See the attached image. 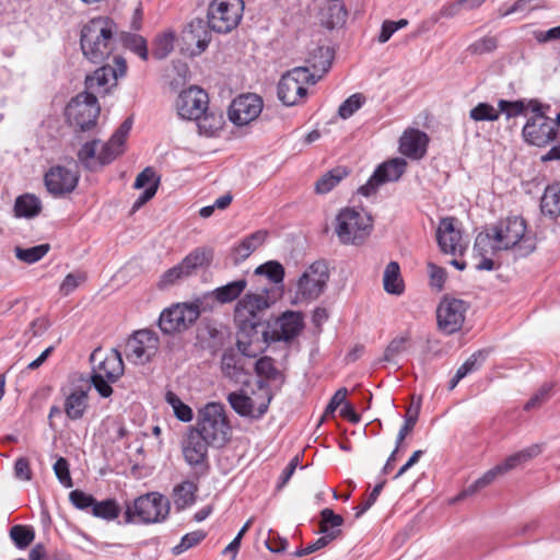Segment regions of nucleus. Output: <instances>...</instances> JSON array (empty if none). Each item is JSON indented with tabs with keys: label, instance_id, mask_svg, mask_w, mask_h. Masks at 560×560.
I'll use <instances>...</instances> for the list:
<instances>
[{
	"label": "nucleus",
	"instance_id": "5",
	"mask_svg": "<svg viewBox=\"0 0 560 560\" xmlns=\"http://www.w3.org/2000/svg\"><path fill=\"white\" fill-rule=\"evenodd\" d=\"M373 230V219L363 209L346 207L335 219V233L342 245H362Z\"/></svg>",
	"mask_w": 560,
	"mask_h": 560
},
{
	"label": "nucleus",
	"instance_id": "64",
	"mask_svg": "<svg viewBox=\"0 0 560 560\" xmlns=\"http://www.w3.org/2000/svg\"><path fill=\"white\" fill-rule=\"evenodd\" d=\"M91 382L94 386V388L97 390V393L104 397L107 398L113 394V388L110 384L113 382H109L106 376L98 375L96 373H93L91 376Z\"/></svg>",
	"mask_w": 560,
	"mask_h": 560
},
{
	"label": "nucleus",
	"instance_id": "9",
	"mask_svg": "<svg viewBox=\"0 0 560 560\" xmlns=\"http://www.w3.org/2000/svg\"><path fill=\"white\" fill-rule=\"evenodd\" d=\"M200 314L199 302L175 303L161 312L158 325L164 335L183 332L197 322Z\"/></svg>",
	"mask_w": 560,
	"mask_h": 560
},
{
	"label": "nucleus",
	"instance_id": "55",
	"mask_svg": "<svg viewBox=\"0 0 560 560\" xmlns=\"http://www.w3.org/2000/svg\"><path fill=\"white\" fill-rule=\"evenodd\" d=\"M409 341V336H400L394 338L386 347L383 355V361L395 362L396 358L406 350V345Z\"/></svg>",
	"mask_w": 560,
	"mask_h": 560
},
{
	"label": "nucleus",
	"instance_id": "11",
	"mask_svg": "<svg viewBox=\"0 0 560 560\" xmlns=\"http://www.w3.org/2000/svg\"><path fill=\"white\" fill-rule=\"evenodd\" d=\"M303 327V315L300 312L287 311L273 320L269 319L258 346L262 350L271 342H290L301 334Z\"/></svg>",
	"mask_w": 560,
	"mask_h": 560
},
{
	"label": "nucleus",
	"instance_id": "58",
	"mask_svg": "<svg viewBox=\"0 0 560 560\" xmlns=\"http://www.w3.org/2000/svg\"><path fill=\"white\" fill-rule=\"evenodd\" d=\"M69 500L78 510L88 511L93 510L95 499L93 495L85 493L82 490L75 489L69 493Z\"/></svg>",
	"mask_w": 560,
	"mask_h": 560
},
{
	"label": "nucleus",
	"instance_id": "37",
	"mask_svg": "<svg viewBox=\"0 0 560 560\" xmlns=\"http://www.w3.org/2000/svg\"><path fill=\"white\" fill-rule=\"evenodd\" d=\"M541 212L551 218L560 217V184H553L545 189L540 200Z\"/></svg>",
	"mask_w": 560,
	"mask_h": 560
},
{
	"label": "nucleus",
	"instance_id": "33",
	"mask_svg": "<svg viewBox=\"0 0 560 560\" xmlns=\"http://www.w3.org/2000/svg\"><path fill=\"white\" fill-rule=\"evenodd\" d=\"M541 452L539 445L534 444L527 448H524L517 453H514L506 457L502 463L498 464L495 467L499 469L501 475L506 474L508 471L516 468L518 465L526 463L527 460L536 457Z\"/></svg>",
	"mask_w": 560,
	"mask_h": 560
},
{
	"label": "nucleus",
	"instance_id": "20",
	"mask_svg": "<svg viewBox=\"0 0 560 560\" xmlns=\"http://www.w3.org/2000/svg\"><path fill=\"white\" fill-rule=\"evenodd\" d=\"M114 62L115 68L109 65H103L96 69L93 74L86 77L85 86L90 93L107 92L110 80L116 84L119 78L125 77L127 72L126 60L121 56H115Z\"/></svg>",
	"mask_w": 560,
	"mask_h": 560
},
{
	"label": "nucleus",
	"instance_id": "23",
	"mask_svg": "<svg viewBox=\"0 0 560 560\" xmlns=\"http://www.w3.org/2000/svg\"><path fill=\"white\" fill-rule=\"evenodd\" d=\"M209 97L206 91L198 86H190L180 92L176 100V109L184 119L195 120L208 109Z\"/></svg>",
	"mask_w": 560,
	"mask_h": 560
},
{
	"label": "nucleus",
	"instance_id": "45",
	"mask_svg": "<svg viewBox=\"0 0 560 560\" xmlns=\"http://www.w3.org/2000/svg\"><path fill=\"white\" fill-rule=\"evenodd\" d=\"M120 513V508L116 500L114 499H106L104 501H96L94 503L92 514L95 517L105 520V521H113L118 517Z\"/></svg>",
	"mask_w": 560,
	"mask_h": 560
},
{
	"label": "nucleus",
	"instance_id": "49",
	"mask_svg": "<svg viewBox=\"0 0 560 560\" xmlns=\"http://www.w3.org/2000/svg\"><path fill=\"white\" fill-rule=\"evenodd\" d=\"M10 537L19 549H24L34 540L35 533L30 526L14 525L10 528Z\"/></svg>",
	"mask_w": 560,
	"mask_h": 560
},
{
	"label": "nucleus",
	"instance_id": "46",
	"mask_svg": "<svg viewBox=\"0 0 560 560\" xmlns=\"http://www.w3.org/2000/svg\"><path fill=\"white\" fill-rule=\"evenodd\" d=\"M120 42L122 45L137 54L142 60L148 59L147 40L137 34L122 32L120 34Z\"/></svg>",
	"mask_w": 560,
	"mask_h": 560
},
{
	"label": "nucleus",
	"instance_id": "47",
	"mask_svg": "<svg viewBox=\"0 0 560 560\" xmlns=\"http://www.w3.org/2000/svg\"><path fill=\"white\" fill-rule=\"evenodd\" d=\"M188 277H190V275L186 270L183 261H180L162 273L158 287L159 289L164 290L174 285L177 281Z\"/></svg>",
	"mask_w": 560,
	"mask_h": 560
},
{
	"label": "nucleus",
	"instance_id": "8",
	"mask_svg": "<svg viewBox=\"0 0 560 560\" xmlns=\"http://www.w3.org/2000/svg\"><path fill=\"white\" fill-rule=\"evenodd\" d=\"M320 75L311 73L308 68L295 67L282 74L277 92L278 97L285 106H294L307 95V85H314Z\"/></svg>",
	"mask_w": 560,
	"mask_h": 560
},
{
	"label": "nucleus",
	"instance_id": "42",
	"mask_svg": "<svg viewBox=\"0 0 560 560\" xmlns=\"http://www.w3.org/2000/svg\"><path fill=\"white\" fill-rule=\"evenodd\" d=\"M492 228L486 229L483 232H480L475 240L474 250L479 256L494 255L498 252H501L502 248H497L495 240L491 235Z\"/></svg>",
	"mask_w": 560,
	"mask_h": 560
},
{
	"label": "nucleus",
	"instance_id": "31",
	"mask_svg": "<svg viewBox=\"0 0 560 560\" xmlns=\"http://www.w3.org/2000/svg\"><path fill=\"white\" fill-rule=\"evenodd\" d=\"M265 231H256L246 236L242 242L233 248L234 264H240L247 259L266 240Z\"/></svg>",
	"mask_w": 560,
	"mask_h": 560
},
{
	"label": "nucleus",
	"instance_id": "56",
	"mask_svg": "<svg viewBox=\"0 0 560 560\" xmlns=\"http://www.w3.org/2000/svg\"><path fill=\"white\" fill-rule=\"evenodd\" d=\"M365 98L362 94L355 93L341 103L338 108V115L342 119L351 117L364 103Z\"/></svg>",
	"mask_w": 560,
	"mask_h": 560
},
{
	"label": "nucleus",
	"instance_id": "16",
	"mask_svg": "<svg viewBox=\"0 0 560 560\" xmlns=\"http://www.w3.org/2000/svg\"><path fill=\"white\" fill-rule=\"evenodd\" d=\"M522 136L526 143L545 148L558 138V129L548 116H530L523 127Z\"/></svg>",
	"mask_w": 560,
	"mask_h": 560
},
{
	"label": "nucleus",
	"instance_id": "4",
	"mask_svg": "<svg viewBox=\"0 0 560 560\" xmlns=\"http://www.w3.org/2000/svg\"><path fill=\"white\" fill-rule=\"evenodd\" d=\"M132 124V117L126 118L110 139L102 144L101 150H98V140L85 142L78 152L79 161L92 171L96 168V165L104 166L112 163L124 152V145Z\"/></svg>",
	"mask_w": 560,
	"mask_h": 560
},
{
	"label": "nucleus",
	"instance_id": "1",
	"mask_svg": "<svg viewBox=\"0 0 560 560\" xmlns=\"http://www.w3.org/2000/svg\"><path fill=\"white\" fill-rule=\"evenodd\" d=\"M270 305L268 291L265 294L246 293L235 305L236 347L246 354H253L252 347L258 346L261 339L262 329L269 322Z\"/></svg>",
	"mask_w": 560,
	"mask_h": 560
},
{
	"label": "nucleus",
	"instance_id": "13",
	"mask_svg": "<svg viewBox=\"0 0 560 560\" xmlns=\"http://www.w3.org/2000/svg\"><path fill=\"white\" fill-rule=\"evenodd\" d=\"M329 280L328 266L324 260L313 262L298 281V295L303 300L314 301L326 289Z\"/></svg>",
	"mask_w": 560,
	"mask_h": 560
},
{
	"label": "nucleus",
	"instance_id": "3",
	"mask_svg": "<svg viewBox=\"0 0 560 560\" xmlns=\"http://www.w3.org/2000/svg\"><path fill=\"white\" fill-rule=\"evenodd\" d=\"M497 248L513 250L516 257H527L537 246L534 233L527 231L526 221L518 215L508 217L492 226Z\"/></svg>",
	"mask_w": 560,
	"mask_h": 560
},
{
	"label": "nucleus",
	"instance_id": "2",
	"mask_svg": "<svg viewBox=\"0 0 560 560\" xmlns=\"http://www.w3.org/2000/svg\"><path fill=\"white\" fill-rule=\"evenodd\" d=\"M117 24L109 18L97 16L81 30L82 52L91 62L103 63L113 54L116 44Z\"/></svg>",
	"mask_w": 560,
	"mask_h": 560
},
{
	"label": "nucleus",
	"instance_id": "39",
	"mask_svg": "<svg viewBox=\"0 0 560 560\" xmlns=\"http://www.w3.org/2000/svg\"><path fill=\"white\" fill-rule=\"evenodd\" d=\"M198 488L191 481H183L173 490V499L178 511L185 510L196 501Z\"/></svg>",
	"mask_w": 560,
	"mask_h": 560
},
{
	"label": "nucleus",
	"instance_id": "54",
	"mask_svg": "<svg viewBox=\"0 0 560 560\" xmlns=\"http://www.w3.org/2000/svg\"><path fill=\"white\" fill-rule=\"evenodd\" d=\"M498 48V39L494 36H485L475 40L467 47L470 55H485L494 51Z\"/></svg>",
	"mask_w": 560,
	"mask_h": 560
},
{
	"label": "nucleus",
	"instance_id": "61",
	"mask_svg": "<svg viewBox=\"0 0 560 560\" xmlns=\"http://www.w3.org/2000/svg\"><path fill=\"white\" fill-rule=\"evenodd\" d=\"M160 184V177L156 176L154 170L152 167H145L141 173L136 177L133 187L137 189L151 187L153 184Z\"/></svg>",
	"mask_w": 560,
	"mask_h": 560
},
{
	"label": "nucleus",
	"instance_id": "50",
	"mask_svg": "<svg viewBox=\"0 0 560 560\" xmlns=\"http://www.w3.org/2000/svg\"><path fill=\"white\" fill-rule=\"evenodd\" d=\"M175 34L173 32H166L156 37L152 55L156 59L166 58L174 49Z\"/></svg>",
	"mask_w": 560,
	"mask_h": 560
},
{
	"label": "nucleus",
	"instance_id": "62",
	"mask_svg": "<svg viewBox=\"0 0 560 560\" xmlns=\"http://www.w3.org/2000/svg\"><path fill=\"white\" fill-rule=\"evenodd\" d=\"M541 8L539 4H532L528 0H516L510 8L506 10H503L500 8L498 10L499 18H505L508 15H511L513 13L523 12L525 10H537Z\"/></svg>",
	"mask_w": 560,
	"mask_h": 560
},
{
	"label": "nucleus",
	"instance_id": "38",
	"mask_svg": "<svg viewBox=\"0 0 560 560\" xmlns=\"http://www.w3.org/2000/svg\"><path fill=\"white\" fill-rule=\"evenodd\" d=\"M42 209L39 198L32 194H25L16 198L14 203V212L18 218L36 217Z\"/></svg>",
	"mask_w": 560,
	"mask_h": 560
},
{
	"label": "nucleus",
	"instance_id": "12",
	"mask_svg": "<svg viewBox=\"0 0 560 560\" xmlns=\"http://www.w3.org/2000/svg\"><path fill=\"white\" fill-rule=\"evenodd\" d=\"M98 115L97 98L89 91L79 93L66 107L67 119L80 131L91 130L96 125Z\"/></svg>",
	"mask_w": 560,
	"mask_h": 560
},
{
	"label": "nucleus",
	"instance_id": "22",
	"mask_svg": "<svg viewBox=\"0 0 560 560\" xmlns=\"http://www.w3.org/2000/svg\"><path fill=\"white\" fill-rule=\"evenodd\" d=\"M182 40L190 56L201 55L211 42V30L208 21L200 18L191 20L182 32Z\"/></svg>",
	"mask_w": 560,
	"mask_h": 560
},
{
	"label": "nucleus",
	"instance_id": "27",
	"mask_svg": "<svg viewBox=\"0 0 560 560\" xmlns=\"http://www.w3.org/2000/svg\"><path fill=\"white\" fill-rule=\"evenodd\" d=\"M429 137L419 129L406 130L399 139V152L412 160H420L427 153Z\"/></svg>",
	"mask_w": 560,
	"mask_h": 560
},
{
	"label": "nucleus",
	"instance_id": "24",
	"mask_svg": "<svg viewBox=\"0 0 560 560\" xmlns=\"http://www.w3.org/2000/svg\"><path fill=\"white\" fill-rule=\"evenodd\" d=\"M228 401L232 409L241 417L260 419L269 408L271 396L267 395L258 405L243 390L232 392L228 395Z\"/></svg>",
	"mask_w": 560,
	"mask_h": 560
},
{
	"label": "nucleus",
	"instance_id": "25",
	"mask_svg": "<svg viewBox=\"0 0 560 560\" xmlns=\"http://www.w3.org/2000/svg\"><path fill=\"white\" fill-rule=\"evenodd\" d=\"M456 219L453 217L442 218L436 229L438 245L444 254L462 255L464 247L460 244L462 232L455 228Z\"/></svg>",
	"mask_w": 560,
	"mask_h": 560
},
{
	"label": "nucleus",
	"instance_id": "60",
	"mask_svg": "<svg viewBox=\"0 0 560 560\" xmlns=\"http://www.w3.org/2000/svg\"><path fill=\"white\" fill-rule=\"evenodd\" d=\"M499 112L505 114L506 118L516 117L525 110L523 101L500 100L498 103Z\"/></svg>",
	"mask_w": 560,
	"mask_h": 560
},
{
	"label": "nucleus",
	"instance_id": "7",
	"mask_svg": "<svg viewBox=\"0 0 560 560\" xmlns=\"http://www.w3.org/2000/svg\"><path fill=\"white\" fill-rule=\"evenodd\" d=\"M170 513V501L158 492H150L128 504L125 512L126 523H159Z\"/></svg>",
	"mask_w": 560,
	"mask_h": 560
},
{
	"label": "nucleus",
	"instance_id": "28",
	"mask_svg": "<svg viewBox=\"0 0 560 560\" xmlns=\"http://www.w3.org/2000/svg\"><path fill=\"white\" fill-rule=\"evenodd\" d=\"M88 409V392L81 387L72 389L65 399L63 410L70 420H80Z\"/></svg>",
	"mask_w": 560,
	"mask_h": 560
},
{
	"label": "nucleus",
	"instance_id": "53",
	"mask_svg": "<svg viewBox=\"0 0 560 560\" xmlns=\"http://www.w3.org/2000/svg\"><path fill=\"white\" fill-rule=\"evenodd\" d=\"M255 371L259 376L269 381H278L282 377L281 372L276 368L273 360L269 357H262L257 360Z\"/></svg>",
	"mask_w": 560,
	"mask_h": 560
},
{
	"label": "nucleus",
	"instance_id": "19",
	"mask_svg": "<svg viewBox=\"0 0 560 560\" xmlns=\"http://www.w3.org/2000/svg\"><path fill=\"white\" fill-rule=\"evenodd\" d=\"M253 354H246L245 351L230 348L224 350L221 358V371L223 375L235 383L245 382L244 378L250 374L247 366V359L255 358L261 351L259 346L252 347Z\"/></svg>",
	"mask_w": 560,
	"mask_h": 560
},
{
	"label": "nucleus",
	"instance_id": "29",
	"mask_svg": "<svg viewBox=\"0 0 560 560\" xmlns=\"http://www.w3.org/2000/svg\"><path fill=\"white\" fill-rule=\"evenodd\" d=\"M93 373L106 376L109 382H116L124 374L121 353L117 349H112L97 368L93 369Z\"/></svg>",
	"mask_w": 560,
	"mask_h": 560
},
{
	"label": "nucleus",
	"instance_id": "10",
	"mask_svg": "<svg viewBox=\"0 0 560 560\" xmlns=\"http://www.w3.org/2000/svg\"><path fill=\"white\" fill-rule=\"evenodd\" d=\"M243 0H212L208 7L207 21L211 31L228 34L241 22Z\"/></svg>",
	"mask_w": 560,
	"mask_h": 560
},
{
	"label": "nucleus",
	"instance_id": "57",
	"mask_svg": "<svg viewBox=\"0 0 560 560\" xmlns=\"http://www.w3.org/2000/svg\"><path fill=\"white\" fill-rule=\"evenodd\" d=\"M206 538V533L203 530H195L184 535L180 539V542L173 547L172 551L174 555H180L189 548L198 545L201 540Z\"/></svg>",
	"mask_w": 560,
	"mask_h": 560
},
{
	"label": "nucleus",
	"instance_id": "48",
	"mask_svg": "<svg viewBox=\"0 0 560 560\" xmlns=\"http://www.w3.org/2000/svg\"><path fill=\"white\" fill-rule=\"evenodd\" d=\"M501 476V472L499 469L494 466L493 468L486 471L480 478H478L474 483H471L469 487L464 489L456 498V500H462L465 497L471 495L476 493L477 491L488 487L491 485L494 479Z\"/></svg>",
	"mask_w": 560,
	"mask_h": 560
},
{
	"label": "nucleus",
	"instance_id": "35",
	"mask_svg": "<svg viewBox=\"0 0 560 560\" xmlns=\"http://www.w3.org/2000/svg\"><path fill=\"white\" fill-rule=\"evenodd\" d=\"M384 290L394 295H400L404 292L405 285L400 275V267L397 261L387 264L383 276Z\"/></svg>",
	"mask_w": 560,
	"mask_h": 560
},
{
	"label": "nucleus",
	"instance_id": "43",
	"mask_svg": "<svg viewBox=\"0 0 560 560\" xmlns=\"http://www.w3.org/2000/svg\"><path fill=\"white\" fill-rule=\"evenodd\" d=\"M50 249V245L39 244L30 248L16 246L14 248L15 257L26 264H35L39 261Z\"/></svg>",
	"mask_w": 560,
	"mask_h": 560
},
{
	"label": "nucleus",
	"instance_id": "34",
	"mask_svg": "<svg viewBox=\"0 0 560 560\" xmlns=\"http://www.w3.org/2000/svg\"><path fill=\"white\" fill-rule=\"evenodd\" d=\"M247 287L246 279H237L221 285L212 291L213 298L221 304H226L238 299Z\"/></svg>",
	"mask_w": 560,
	"mask_h": 560
},
{
	"label": "nucleus",
	"instance_id": "15",
	"mask_svg": "<svg viewBox=\"0 0 560 560\" xmlns=\"http://www.w3.org/2000/svg\"><path fill=\"white\" fill-rule=\"evenodd\" d=\"M468 307V303L463 300L443 298L436 310L439 328L447 335L458 331L465 322Z\"/></svg>",
	"mask_w": 560,
	"mask_h": 560
},
{
	"label": "nucleus",
	"instance_id": "41",
	"mask_svg": "<svg viewBox=\"0 0 560 560\" xmlns=\"http://www.w3.org/2000/svg\"><path fill=\"white\" fill-rule=\"evenodd\" d=\"M348 175V171L346 167H335L324 174L315 185V190L317 194H327L331 189H334L346 176Z\"/></svg>",
	"mask_w": 560,
	"mask_h": 560
},
{
	"label": "nucleus",
	"instance_id": "21",
	"mask_svg": "<svg viewBox=\"0 0 560 560\" xmlns=\"http://www.w3.org/2000/svg\"><path fill=\"white\" fill-rule=\"evenodd\" d=\"M264 107L262 98L254 93L236 97L229 109L230 120L237 126H245L255 120Z\"/></svg>",
	"mask_w": 560,
	"mask_h": 560
},
{
	"label": "nucleus",
	"instance_id": "59",
	"mask_svg": "<svg viewBox=\"0 0 560 560\" xmlns=\"http://www.w3.org/2000/svg\"><path fill=\"white\" fill-rule=\"evenodd\" d=\"M52 468L57 479L62 486L66 488H71L73 486L69 470V463L65 457H59Z\"/></svg>",
	"mask_w": 560,
	"mask_h": 560
},
{
	"label": "nucleus",
	"instance_id": "14",
	"mask_svg": "<svg viewBox=\"0 0 560 560\" xmlns=\"http://www.w3.org/2000/svg\"><path fill=\"white\" fill-rule=\"evenodd\" d=\"M160 340L149 329L136 331L126 343V357L135 364L148 363L158 352Z\"/></svg>",
	"mask_w": 560,
	"mask_h": 560
},
{
	"label": "nucleus",
	"instance_id": "40",
	"mask_svg": "<svg viewBox=\"0 0 560 560\" xmlns=\"http://www.w3.org/2000/svg\"><path fill=\"white\" fill-rule=\"evenodd\" d=\"M343 524V517L336 514L331 509H324L320 512L319 533L327 536L334 533V540L341 535L340 527Z\"/></svg>",
	"mask_w": 560,
	"mask_h": 560
},
{
	"label": "nucleus",
	"instance_id": "52",
	"mask_svg": "<svg viewBox=\"0 0 560 560\" xmlns=\"http://www.w3.org/2000/svg\"><path fill=\"white\" fill-rule=\"evenodd\" d=\"M469 117L475 121H495L500 112L489 103H479L470 109Z\"/></svg>",
	"mask_w": 560,
	"mask_h": 560
},
{
	"label": "nucleus",
	"instance_id": "63",
	"mask_svg": "<svg viewBox=\"0 0 560 560\" xmlns=\"http://www.w3.org/2000/svg\"><path fill=\"white\" fill-rule=\"evenodd\" d=\"M551 384H544L539 390L525 404V410L537 408L541 406L549 398L551 392Z\"/></svg>",
	"mask_w": 560,
	"mask_h": 560
},
{
	"label": "nucleus",
	"instance_id": "51",
	"mask_svg": "<svg viewBox=\"0 0 560 560\" xmlns=\"http://www.w3.org/2000/svg\"><path fill=\"white\" fill-rule=\"evenodd\" d=\"M256 275L266 276L272 283H281L284 278V268L283 266L276 261L269 260L260 266H258L255 270Z\"/></svg>",
	"mask_w": 560,
	"mask_h": 560
},
{
	"label": "nucleus",
	"instance_id": "32",
	"mask_svg": "<svg viewBox=\"0 0 560 560\" xmlns=\"http://www.w3.org/2000/svg\"><path fill=\"white\" fill-rule=\"evenodd\" d=\"M213 259V250L210 247H197L183 258V264L191 276L200 268L210 266Z\"/></svg>",
	"mask_w": 560,
	"mask_h": 560
},
{
	"label": "nucleus",
	"instance_id": "6",
	"mask_svg": "<svg viewBox=\"0 0 560 560\" xmlns=\"http://www.w3.org/2000/svg\"><path fill=\"white\" fill-rule=\"evenodd\" d=\"M214 447L224 446L231 438V425L225 408L220 402H208L199 409L197 423L192 428Z\"/></svg>",
	"mask_w": 560,
	"mask_h": 560
},
{
	"label": "nucleus",
	"instance_id": "44",
	"mask_svg": "<svg viewBox=\"0 0 560 560\" xmlns=\"http://www.w3.org/2000/svg\"><path fill=\"white\" fill-rule=\"evenodd\" d=\"M165 401L172 407L175 417L183 422H190L194 418L192 409L184 404L182 399L172 390L165 394Z\"/></svg>",
	"mask_w": 560,
	"mask_h": 560
},
{
	"label": "nucleus",
	"instance_id": "17",
	"mask_svg": "<svg viewBox=\"0 0 560 560\" xmlns=\"http://www.w3.org/2000/svg\"><path fill=\"white\" fill-rule=\"evenodd\" d=\"M209 446H212V444L208 443L201 433L192 428L189 430L186 439L183 442V455L185 460L199 475H206L209 470Z\"/></svg>",
	"mask_w": 560,
	"mask_h": 560
},
{
	"label": "nucleus",
	"instance_id": "26",
	"mask_svg": "<svg viewBox=\"0 0 560 560\" xmlns=\"http://www.w3.org/2000/svg\"><path fill=\"white\" fill-rule=\"evenodd\" d=\"M47 190L54 196H61L73 191L78 185L79 176L65 166H54L45 174Z\"/></svg>",
	"mask_w": 560,
	"mask_h": 560
},
{
	"label": "nucleus",
	"instance_id": "30",
	"mask_svg": "<svg viewBox=\"0 0 560 560\" xmlns=\"http://www.w3.org/2000/svg\"><path fill=\"white\" fill-rule=\"evenodd\" d=\"M334 60V50L327 46L316 47L306 59L311 73L320 75V79L327 73Z\"/></svg>",
	"mask_w": 560,
	"mask_h": 560
},
{
	"label": "nucleus",
	"instance_id": "18",
	"mask_svg": "<svg viewBox=\"0 0 560 560\" xmlns=\"http://www.w3.org/2000/svg\"><path fill=\"white\" fill-rule=\"evenodd\" d=\"M407 162L402 158L388 160L376 167L369 180L359 188V192L365 197L374 195L380 186L397 182L406 172Z\"/></svg>",
	"mask_w": 560,
	"mask_h": 560
},
{
	"label": "nucleus",
	"instance_id": "36",
	"mask_svg": "<svg viewBox=\"0 0 560 560\" xmlns=\"http://www.w3.org/2000/svg\"><path fill=\"white\" fill-rule=\"evenodd\" d=\"M197 127L201 135L207 137H213L220 131L224 125L223 115L215 112L205 110L203 114L198 116L196 119Z\"/></svg>",
	"mask_w": 560,
	"mask_h": 560
}]
</instances>
